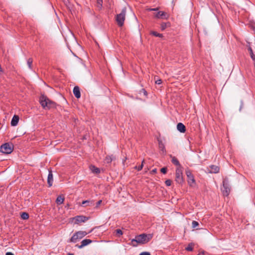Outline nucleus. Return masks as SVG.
<instances>
[{
  "mask_svg": "<svg viewBox=\"0 0 255 255\" xmlns=\"http://www.w3.org/2000/svg\"><path fill=\"white\" fill-rule=\"evenodd\" d=\"M152 236L150 234L146 235L142 234L135 237V239L131 240V243L133 244L134 243L138 244H145L151 239Z\"/></svg>",
  "mask_w": 255,
  "mask_h": 255,
  "instance_id": "f257e3e1",
  "label": "nucleus"
},
{
  "mask_svg": "<svg viewBox=\"0 0 255 255\" xmlns=\"http://www.w3.org/2000/svg\"><path fill=\"white\" fill-rule=\"evenodd\" d=\"M39 102L42 107L44 109H50L55 106L54 102L51 101L44 95L40 97Z\"/></svg>",
  "mask_w": 255,
  "mask_h": 255,
  "instance_id": "f03ea898",
  "label": "nucleus"
},
{
  "mask_svg": "<svg viewBox=\"0 0 255 255\" xmlns=\"http://www.w3.org/2000/svg\"><path fill=\"white\" fill-rule=\"evenodd\" d=\"M126 8L125 7L122 9L121 12L119 14H118L116 16V21L118 25L120 27L123 26L124 24V21L126 18Z\"/></svg>",
  "mask_w": 255,
  "mask_h": 255,
  "instance_id": "7ed1b4c3",
  "label": "nucleus"
},
{
  "mask_svg": "<svg viewBox=\"0 0 255 255\" xmlns=\"http://www.w3.org/2000/svg\"><path fill=\"white\" fill-rule=\"evenodd\" d=\"M87 233L85 231H78L76 232L70 239V242L76 243L78 241L85 237Z\"/></svg>",
  "mask_w": 255,
  "mask_h": 255,
  "instance_id": "20e7f679",
  "label": "nucleus"
},
{
  "mask_svg": "<svg viewBox=\"0 0 255 255\" xmlns=\"http://www.w3.org/2000/svg\"><path fill=\"white\" fill-rule=\"evenodd\" d=\"M13 149V145L11 143H5L0 147V151L5 154L10 153Z\"/></svg>",
  "mask_w": 255,
  "mask_h": 255,
  "instance_id": "39448f33",
  "label": "nucleus"
},
{
  "mask_svg": "<svg viewBox=\"0 0 255 255\" xmlns=\"http://www.w3.org/2000/svg\"><path fill=\"white\" fill-rule=\"evenodd\" d=\"M175 180L179 184H181L183 182L182 170L181 167H178L176 170Z\"/></svg>",
  "mask_w": 255,
  "mask_h": 255,
  "instance_id": "423d86ee",
  "label": "nucleus"
},
{
  "mask_svg": "<svg viewBox=\"0 0 255 255\" xmlns=\"http://www.w3.org/2000/svg\"><path fill=\"white\" fill-rule=\"evenodd\" d=\"M223 189H222L223 194L224 196H227L230 192V189L228 181L227 179H224L223 182Z\"/></svg>",
  "mask_w": 255,
  "mask_h": 255,
  "instance_id": "0eeeda50",
  "label": "nucleus"
},
{
  "mask_svg": "<svg viewBox=\"0 0 255 255\" xmlns=\"http://www.w3.org/2000/svg\"><path fill=\"white\" fill-rule=\"evenodd\" d=\"M73 220H75V223L79 224L82 222H85L88 220V218L84 216H77L73 218Z\"/></svg>",
  "mask_w": 255,
  "mask_h": 255,
  "instance_id": "6e6552de",
  "label": "nucleus"
},
{
  "mask_svg": "<svg viewBox=\"0 0 255 255\" xmlns=\"http://www.w3.org/2000/svg\"><path fill=\"white\" fill-rule=\"evenodd\" d=\"M155 16L157 18L167 19L169 15L166 12L160 11L155 13Z\"/></svg>",
  "mask_w": 255,
  "mask_h": 255,
  "instance_id": "1a4fd4ad",
  "label": "nucleus"
},
{
  "mask_svg": "<svg viewBox=\"0 0 255 255\" xmlns=\"http://www.w3.org/2000/svg\"><path fill=\"white\" fill-rule=\"evenodd\" d=\"M53 181V174L51 171H49V173L47 178V183L49 186L50 187L52 185Z\"/></svg>",
  "mask_w": 255,
  "mask_h": 255,
  "instance_id": "9d476101",
  "label": "nucleus"
},
{
  "mask_svg": "<svg viewBox=\"0 0 255 255\" xmlns=\"http://www.w3.org/2000/svg\"><path fill=\"white\" fill-rule=\"evenodd\" d=\"M92 240L90 239H84L81 242V244L80 246H78V248L79 249H81L84 247L92 243Z\"/></svg>",
  "mask_w": 255,
  "mask_h": 255,
  "instance_id": "9b49d317",
  "label": "nucleus"
},
{
  "mask_svg": "<svg viewBox=\"0 0 255 255\" xmlns=\"http://www.w3.org/2000/svg\"><path fill=\"white\" fill-rule=\"evenodd\" d=\"M73 93L74 96L77 98H80L81 93L80 91V89L78 86H75L73 89Z\"/></svg>",
  "mask_w": 255,
  "mask_h": 255,
  "instance_id": "f8f14e48",
  "label": "nucleus"
},
{
  "mask_svg": "<svg viewBox=\"0 0 255 255\" xmlns=\"http://www.w3.org/2000/svg\"><path fill=\"white\" fill-rule=\"evenodd\" d=\"M177 128L181 132H184L186 131L185 126L182 123H178L177 125Z\"/></svg>",
  "mask_w": 255,
  "mask_h": 255,
  "instance_id": "ddd939ff",
  "label": "nucleus"
},
{
  "mask_svg": "<svg viewBox=\"0 0 255 255\" xmlns=\"http://www.w3.org/2000/svg\"><path fill=\"white\" fill-rule=\"evenodd\" d=\"M19 121V117L17 115H14L11 121V125L12 126H15L17 125Z\"/></svg>",
  "mask_w": 255,
  "mask_h": 255,
  "instance_id": "4468645a",
  "label": "nucleus"
},
{
  "mask_svg": "<svg viewBox=\"0 0 255 255\" xmlns=\"http://www.w3.org/2000/svg\"><path fill=\"white\" fill-rule=\"evenodd\" d=\"M195 181L193 175H188V183L190 186H193L195 184Z\"/></svg>",
  "mask_w": 255,
  "mask_h": 255,
  "instance_id": "2eb2a0df",
  "label": "nucleus"
},
{
  "mask_svg": "<svg viewBox=\"0 0 255 255\" xmlns=\"http://www.w3.org/2000/svg\"><path fill=\"white\" fill-rule=\"evenodd\" d=\"M64 197L63 195H60L57 197L56 202L57 204L60 205L62 204L64 201Z\"/></svg>",
  "mask_w": 255,
  "mask_h": 255,
  "instance_id": "dca6fc26",
  "label": "nucleus"
},
{
  "mask_svg": "<svg viewBox=\"0 0 255 255\" xmlns=\"http://www.w3.org/2000/svg\"><path fill=\"white\" fill-rule=\"evenodd\" d=\"M210 172L216 173L219 171V168L218 166L216 165H211L210 166Z\"/></svg>",
  "mask_w": 255,
  "mask_h": 255,
  "instance_id": "f3484780",
  "label": "nucleus"
},
{
  "mask_svg": "<svg viewBox=\"0 0 255 255\" xmlns=\"http://www.w3.org/2000/svg\"><path fill=\"white\" fill-rule=\"evenodd\" d=\"M90 168L91 171L94 173L98 174L100 172L99 168L95 167V166L91 165L90 166Z\"/></svg>",
  "mask_w": 255,
  "mask_h": 255,
  "instance_id": "a211bd4d",
  "label": "nucleus"
},
{
  "mask_svg": "<svg viewBox=\"0 0 255 255\" xmlns=\"http://www.w3.org/2000/svg\"><path fill=\"white\" fill-rule=\"evenodd\" d=\"M115 158V157L113 155H108L105 158V161L107 163H110Z\"/></svg>",
  "mask_w": 255,
  "mask_h": 255,
  "instance_id": "6ab92c4d",
  "label": "nucleus"
},
{
  "mask_svg": "<svg viewBox=\"0 0 255 255\" xmlns=\"http://www.w3.org/2000/svg\"><path fill=\"white\" fill-rule=\"evenodd\" d=\"M82 205H84L85 206H93L94 205L93 201H89V200L83 201L82 202Z\"/></svg>",
  "mask_w": 255,
  "mask_h": 255,
  "instance_id": "aec40b11",
  "label": "nucleus"
},
{
  "mask_svg": "<svg viewBox=\"0 0 255 255\" xmlns=\"http://www.w3.org/2000/svg\"><path fill=\"white\" fill-rule=\"evenodd\" d=\"M172 162L174 164L178 166V167H180V163L177 159L175 157H172Z\"/></svg>",
  "mask_w": 255,
  "mask_h": 255,
  "instance_id": "412c9836",
  "label": "nucleus"
},
{
  "mask_svg": "<svg viewBox=\"0 0 255 255\" xmlns=\"http://www.w3.org/2000/svg\"><path fill=\"white\" fill-rule=\"evenodd\" d=\"M21 217L22 219L26 220L28 218L29 215L27 213L23 212L21 214Z\"/></svg>",
  "mask_w": 255,
  "mask_h": 255,
  "instance_id": "4be33fe9",
  "label": "nucleus"
},
{
  "mask_svg": "<svg viewBox=\"0 0 255 255\" xmlns=\"http://www.w3.org/2000/svg\"><path fill=\"white\" fill-rule=\"evenodd\" d=\"M32 62H33V60H32V58H29L28 59L27 63V65L30 69H31V68H32Z\"/></svg>",
  "mask_w": 255,
  "mask_h": 255,
  "instance_id": "5701e85b",
  "label": "nucleus"
},
{
  "mask_svg": "<svg viewBox=\"0 0 255 255\" xmlns=\"http://www.w3.org/2000/svg\"><path fill=\"white\" fill-rule=\"evenodd\" d=\"M97 7L101 9L103 5V0H97Z\"/></svg>",
  "mask_w": 255,
  "mask_h": 255,
  "instance_id": "b1692460",
  "label": "nucleus"
},
{
  "mask_svg": "<svg viewBox=\"0 0 255 255\" xmlns=\"http://www.w3.org/2000/svg\"><path fill=\"white\" fill-rule=\"evenodd\" d=\"M168 26V23H162L161 24V29L162 30H164Z\"/></svg>",
  "mask_w": 255,
  "mask_h": 255,
  "instance_id": "393cba45",
  "label": "nucleus"
},
{
  "mask_svg": "<svg viewBox=\"0 0 255 255\" xmlns=\"http://www.w3.org/2000/svg\"><path fill=\"white\" fill-rule=\"evenodd\" d=\"M249 50L250 51V55H251V57L252 58V59L255 61V55L253 54V50L252 49V48L251 47H250L249 48Z\"/></svg>",
  "mask_w": 255,
  "mask_h": 255,
  "instance_id": "a878e982",
  "label": "nucleus"
},
{
  "mask_svg": "<svg viewBox=\"0 0 255 255\" xmlns=\"http://www.w3.org/2000/svg\"><path fill=\"white\" fill-rule=\"evenodd\" d=\"M159 147L164 152L165 151L164 145L161 141L159 142Z\"/></svg>",
  "mask_w": 255,
  "mask_h": 255,
  "instance_id": "bb28decb",
  "label": "nucleus"
},
{
  "mask_svg": "<svg viewBox=\"0 0 255 255\" xmlns=\"http://www.w3.org/2000/svg\"><path fill=\"white\" fill-rule=\"evenodd\" d=\"M151 33V34H152L154 36H156V37H163V35L162 34L158 33L157 32H156L155 31H152Z\"/></svg>",
  "mask_w": 255,
  "mask_h": 255,
  "instance_id": "cd10ccee",
  "label": "nucleus"
},
{
  "mask_svg": "<svg viewBox=\"0 0 255 255\" xmlns=\"http://www.w3.org/2000/svg\"><path fill=\"white\" fill-rule=\"evenodd\" d=\"M199 226V223L196 221H193L192 223V227L193 228H195Z\"/></svg>",
  "mask_w": 255,
  "mask_h": 255,
  "instance_id": "c85d7f7f",
  "label": "nucleus"
},
{
  "mask_svg": "<svg viewBox=\"0 0 255 255\" xmlns=\"http://www.w3.org/2000/svg\"><path fill=\"white\" fill-rule=\"evenodd\" d=\"M155 83L156 84L160 85L162 83V80L161 79H156V77L155 76L154 78Z\"/></svg>",
  "mask_w": 255,
  "mask_h": 255,
  "instance_id": "c756f323",
  "label": "nucleus"
},
{
  "mask_svg": "<svg viewBox=\"0 0 255 255\" xmlns=\"http://www.w3.org/2000/svg\"><path fill=\"white\" fill-rule=\"evenodd\" d=\"M193 250V246L192 244H189L188 247L186 248V250L188 251H192Z\"/></svg>",
  "mask_w": 255,
  "mask_h": 255,
  "instance_id": "7c9ffc66",
  "label": "nucleus"
},
{
  "mask_svg": "<svg viewBox=\"0 0 255 255\" xmlns=\"http://www.w3.org/2000/svg\"><path fill=\"white\" fill-rule=\"evenodd\" d=\"M115 232L118 236H121L123 234L122 231L120 229H117L115 231Z\"/></svg>",
  "mask_w": 255,
  "mask_h": 255,
  "instance_id": "2f4dec72",
  "label": "nucleus"
},
{
  "mask_svg": "<svg viewBox=\"0 0 255 255\" xmlns=\"http://www.w3.org/2000/svg\"><path fill=\"white\" fill-rule=\"evenodd\" d=\"M171 182H172V181H171V180H170V179H168V180H166L165 181V184H166L167 186H170V185H171Z\"/></svg>",
  "mask_w": 255,
  "mask_h": 255,
  "instance_id": "473e14b6",
  "label": "nucleus"
},
{
  "mask_svg": "<svg viewBox=\"0 0 255 255\" xmlns=\"http://www.w3.org/2000/svg\"><path fill=\"white\" fill-rule=\"evenodd\" d=\"M143 161H142V164H141V165H140V166H138V167L135 166V169H137L138 170H141V169H142V167H143Z\"/></svg>",
  "mask_w": 255,
  "mask_h": 255,
  "instance_id": "72a5a7b5",
  "label": "nucleus"
},
{
  "mask_svg": "<svg viewBox=\"0 0 255 255\" xmlns=\"http://www.w3.org/2000/svg\"><path fill=\"white\" fill-rule=\"evenodd\" d=\"M161 172L164 174L166 173L167 172V169L165 167L162 168L161 169Z\"/></svg>",
  "mask_w": 255,
  "mask_h": 255,
  "instance_id": "f704fd0d",
  "label": "nucleus"
},
{
  "mask_svg": "<svg viewBox=\"0 0 255 255\" xmlns=\"http://www.w3.org/2000/svg\"><path fill=\"white\" fill-rule=\"evenodd\" d=\"M139 255H150V254L148 252H144L140 253Z\"/></svg>",
  "mask_w": 255,
  "mask_h": 255,
  "instance_id": "c9c22d12",
  "label": "nucleus"
},
{
  "mask_svg": "<svg viewBox=\"0 0 255 255\" xmlns=\"http://www.w3.org/2000/svg\"><path fill=\"white\" fill-rule=\"evenodd\" d=\"M102 200H99L97 203V205H96V207H98L102 203Z\"/></svg>",
  "mask_w": 255,
  "mask_h": 255,
  "instance_id": "e433bc0d",
  "label": "nucleus"
},
{
  "mask_svg": "<svg viewBox=\"0 0 255 255\" xmlns=\"http://www.w3.org/2000/svg\"><path fill=\"white\" fill-rule=\"evenodd\" d=\"M186 174H187V177L188 178V175H193L189 171H187L186 172Z\"/></svg>",
  "mask_w": 255,
  "mask_h": 255,
  "instance_id": "4c0bfd02",
  "label": "nucleus"
},
{
  "mask_svg": "<svg viewBox=\"0 0 255 255\" xmlns=\"http://www.w3.org/2000/svg\"><path fill=\"white\" fill-rule=\"evenodd\" d=\"M5 255H14V254L11 252H7Z\"/></svg>",
  "mask_w": 255,
  "mask_h": 255,
  "instance_id": "58836bf2",
  "label": "nucleus"
},
{
  "mask_svg": "<svg viewBox=\"0 0 255 255\" xmlns=\"http://www.w3.org/2000/svg\"><path fill=\"white\" fill-rule=\"evenodd\" d=\"M158 10V8L150 9V10Z\"/></svg>",
  "mask_w": 255,
  "mask_h": 255,
  "instance_id": "ea45409f",
  "label": "nucleus"
},
{
  "mask_svg": "<svg viewBox=\"0 0 255 255\" xmlns=\"http://www.w3.org/2000/svg\"><path fill=\"white\" fill-rule=\"evenodd\" d=\"M152 171L153 172H156V169H154L152 170Z\"/></svg>",
  "mask_w": 255,
  "mask_h": 255,
  "instance_id": "a19ab883",
  "label": "nucleus"
},
{
  "mask_svg": "<svg viewBox=\"0 0 255 255\" xmlns=\"http://www.w3.org/2000/svg\"><path fill=\"white\" fill-rule=\"evenodd\" d=\"M68 255H73V254H71V253H69V254H68Z\"/></svg>",
  "mask_w": 255,
  "mask_h": 255,
  "instance_id": "79ce46f5",
  "label": "nucleus"
}]
</instances>
